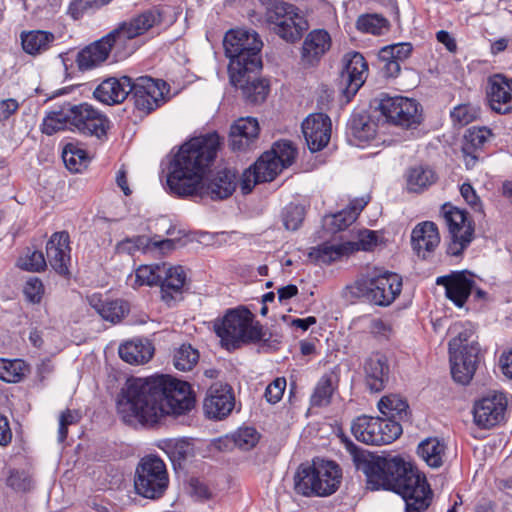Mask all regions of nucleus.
<instances>
[{
	"mask_svg": "<svg viewBox=\"0 0 512 512\" xmlns=\"http://www.w3.org/2000/svg\"><path fill=\"white\" fill-rule=\"evenodd\" d=\"M356 27L359 31L370 33L373 35H383L389 31V21L378 14L361 15L357 22Z\"/></svg>",
	"mask_w": 512,
	"mask_h": 512,
	"instance_id": "de8ad7c7",
	"label": "nucleus"
},
{
	"mask_svg": "<svg viewBox=\"0 0 512 512\" xmlns=\"http://www.w3.org/2000/svg\"><path fill=\"white\" fill-rule=\"evenodd\" d=\"M353 247L346 241L339 244L323 243L309 252V257L318 263L331 264L344 256H349Z\"/></svg>",
	"mask_w": 512,
	"mask_h": 512,
	"instance_id": "a19ab883",
	"label": "nucleus"
},
{
	"mask_svg": "<svg viewBox=\"0 0 512 512\" xmlns=\"http://www.w3.org/2000/svg\"><path fill=\"white\" fill-rule=\"evenodd\" d=\"M235 406V398L230 386L212 385L204 400L203 409L210 419L221 420L227 417Z\"/></svg>",
	"mask_w": 512,
	"mask_h": 512,
	"instance_id": "4be33fe9",
	"label": "nucleus"
},
{
	"mask_svg": "<svg viewBox=\"0 0 512 512\" xmlns=\"http://www.w3.org/2000/svg\"><path fill=\"white\" fill-rule=\"evenodd\" d=\"M365 383L371 392L382 391L389 378L387 358L379 353L371 355L364 363Z\"/></svg>",
	"mask_w": 512,
	"mask_h": 512,
	"instance_id": "473e14b6",
	"label": "nucleus"
},
{
	"mask_svg": "<svg viewBox=\"0 0 512 512\" xmlns=\"http://www.w3.org/2000/svg\"><path fill=\"white\" fill-rule=\"evenodd\" d=\"M346 244L353 247L351 254L359 250L373 251L378 245V235L376 231L363 230L358 233V241H346Z\"/></svg>",
	"mask_w": 512,
	"mask_h": 512,
	"instance_id": "052dcab7",
	"label": "nucleus"
},
{
	"mask_svg": "<svg viewBox=\"0 0 512 512\" xmlns=\"http://www.w3.org/2000/svg\"><path fill=\"white\" fill-rule=\"evenodd\" d=\"M440 213L448 229L445 254L458 262L475 238V223L466 210L451 203L443 204Z\"/></svg>",
	"mask_w": 512,
	"mask_h": 512,
	"instance_id": "6e6552de",
	"label": "nucleus"
},
{
	"mask_svg": "<svg viewBox=\"0 0 512 512\" xmlns=\"http://www.w3.org/2000/svg\"><path fill=\"white\" fill-rule=\"evenodd\" d=\"M265 7L266 21L273 25L272 30L286 42L294 43L301 39L308 28L299 9L283 0H260Z\"/></svg>",
	"mask_w": 512,
	"mask_h": 512,
	"instance_id": "1a4fd4ad",
	"label": "nucleus"
},
{
	"mask_svg": "<svg viewBox=\"0 0 512 512\" xmlns=\"http://www.w3.org/2000/svg\"><path fill=\"white\" fill-rule=\"evenodd\" d=\"M285 388L286 379L283 377L276 378L266 387L264 396L269 403L275 404L281 400Z\"/></svg>",
	"mask_w": 512,
	"mask_h": 512,
	"instance_id": "69168bd1",
	"label": "nucleus"
},
{
	"mask_svg": "<svg viewBox=\"0 0 512 512\" xmlns=\"http://www.w3.org/2000/svg\"><path fill=\"white\" fill-rule=\"evenodd\" d=\"M274 152H264L254 163L252 169L256 173V181L270 182L283 170L275 160Z\"/></svg>",
	"mask_w": 512,
	"mask_h": 512,
	"instance_id": "c03bdc74",
	"label": "nucleus"
},
{
	"mask_svg": "<svg viewBox=\"0 0 512 512\" xmlns=\"http://www.w3.org/2000/svg\"><path fill=\"white\" fill-rule=\"evenodd\" d=\"M169 477L166 465L155 455L143 457L137 465L134 487L138 495L156 500L161 498L168 488Z\"/></svg>",
	"mask_w": 512,
	"mask_h": 512,
	"instance_id": "9d476101",
	"label": "nucleus"
},
{
	"mask_svg": "<svg viewBox=\"0 0 512 512\" xmlns=\"http://www.w3.org/2000/svg\"><path fill=\"white\" fill-rule=\"evenodd\" d=\"M238 184L237 173L229 168H224L203 181V189L194 196H209L212 200H224L229 198Z\"/></svg>",
	"mask_w": 512,
	"mask_h": 512,
	"instance_id": "b1692460",
	"label": "nucleus"
},
{
	"mask_svg": "<svg viewBox=\"0 0 512 512\" xmlns=\"http://www.w3.org/2000/svg\"><path fill=\"white\" fill-rule=\"evenodd\" d=\"M506 407L507 399L503 393H490L475 403L474 421L481 428H492L504 419Z\"/></svg>",
	"mask_w": 512,
	"mask_h": 512,
	"instance_id": "aec40b11",
	"label": "nucleus"
},
{
	"mask_svg": "<svg viewBox=\"0 0 512 512\" xmlns=\"http://www.w3.org/2000/svg\"><path fill=\"white\" fill-rule=\"evenodd\" d=\"M343 69L339 77V86L349 102L365 82L368 65L359 52L348 53L343 58Z\"/></svg>",
	"mask_w": 512,
	"mask_h": 512,
	"instance_id": "a211bd4d",
	"label": "nucleus"
},
{
	"mask_svg": "<svg viewBox=\"0 0 512 512\" xmlns=\"http://www.w3.org/2000/svg\"><path fill=\"white\" fill-rule=\"evenodd\" d=\"M434 493L426 475L418 470V512H425L433 501Z\"/></svg>",
	"mask_w": 512,
	"mask_h": 512,
	"instance_id": "13d9d810",
	"label": "nucleus"
},
{
	"mask_svg": "<svg viewBox=\"0 0 512 512\" xmlns=\"http://www.w3.org/2000/svg\"><path fill=\"white\" fill-rule=\"evenodd\" d=\"M440 233L432 221L418 223V255L421 250L433 252L440 244Z\"/></svg>",
	"mask_w": 512,
	"mask_h": 512,
	"instance_id": "a18cd8bd",
	"label": "nucleus"
},
{
	"mask_svg": "<svg viewBox=\"0 0 512 512\" xmlns=\"http://www.w3.org/2000/svg\"><path fill=\"white\" fill-rule=\"evenodd\" d=\"M413 52L411 43L402 42L382 47L378 52L380 69L385 77L398 76L402 64Z\"/></svg>",
	"mask_w": 512,
	"mask_h": 512,
	"instance_id": "a878e982",
	"label": "nucleus"
},
{
	"mask_svg": "<svg viewBox=\"0 0 512 512\" xmlns=\"http://www.w3.org/2000/svg\"><path fill=\"white\" fill-rule=\"evenodd\" d=\"M199 352L190 344H183L174 354V366L180 371H190L198 363Z\"/></svg>",
	"mask_w": 512,
	"mask_h": 512,
	"instance_id": "603ef678",
	"label": "nucleus"
},
{
	"mask_svg": "<svg viewBox=\"0 0 512 512\" xmlns=\"http://www.w3.org/2000/svg\"><path fill=\"white\" fill-rule=\"evenodd\" d=\"M91 307L102 317V319L113 324L120 322L129 312V305L123 300H102L93 295L89 299Z\"/></svg>",
	"mask_w": 512,
	"mask_h": 512,
	"instance_id": "c9c22d12",
	"label": "nucleus"
},
{
	"mask_svg": "<svg viewBox=\"0 0 512 512\" xmlns=\"http://www.w3.org/2000/svg\"><path fill=\"white\" fill-rule=\"evenodd\" d=\"M257 72H246L239 81H230L235 87H239L246 100L251 103L258 104L265 101L269 84L266 80L257 78Z\"/></svg>",
	"mask_w": 512,
	"mask_h": 512,
	"instance_id": "72a5a7b5",
	"label": "nucleus"
},
{
	"mask_svg": "<svg viewBox=\"0 0 512 512\" xmlns=\"http://www.w3.org/2000/svg\"><path fill=\"white\" fill-rule=\"evenodd\" d=\"M81 415L78 411L67 409L63 411L59 418L58 441L64 442L68 435V426L80 421Z\"/></svg>",
	"mask_w": 512,
	"mask_h": 512,
	"instance_id": "e2e57ef3",
	"label": "nucleus"
},
{
	"mask_svg": "<svg viewBox=\"0 0 512 512\" xmlns=\"http://www.w3.org/2000/svg\"><path fill=\"white\" fill-rule=\"evenodd\" d=\"M486 97L490 108L502 115L512 113V78L493 74L487 79Z\"/></svg>",
	"mask_w": 512,
	"mask_h": 512,
	"instance_id": "412c9836",
	"label": "nucleus"
},
{
	"mask_svg": "<svg viewBox=\"0 0 512 512\" xmlns=\"http://www.w3.org/2000/svg\"><path fill=\"white\" fill-rule=\"evenodd\" d=\"M259 124L256 118H240L231 126L229 146L233 151H245L258 138Z\"/></svg>",
	"mask_w": 512,
	"mask_h": 512,
	"instance_id": "7c9ffc66",
	"label": "nucleus"
},
{
	"mask_svg": "<svg viewBox=\"0 0 512 512\" xmlns=\"http://www.w3.org/2000/svg\"><path fill=\"white\" fill-rule=\"evenodd\" d=\"M378 409L384 419L396 420L405 427H412V412L405 398L398 394H388L383 396L378 402Z\"/></svg>",
	"mask_w": 512,
	"mask_h": 512,
	"instance_id": "2f4dec72",
	"label": "nucleus"
},
{
	"mask_svg": "<svg viewBox=\"0 0 512 512\" xmlns=\"http://www.w3.org/2000/svg\"><path fill=\"white\" fill-rule=\"evenodd\" d=\"M354 437L367 445H386L394 442L403 433L402 424L396 420L361 415L351 424Z\"/></svg>",
	"mask_w": 512,
	"mask_h": 512,
	"instance_id": "f8f14e48",
	"label": "nucleus"
},
{
	"mask_svg": "<svg viewBox=\"0 0 512 512\" xmlns=\"http://www.w3.org/2000/svg\"><path fill=\"white\" fill-rule=\"evenodd\" d=\"M219 147L220 137L217 133L194 137L181 145L169 165L167 187L170 194L187 198L201 192L204 177Z\"/></svg>",
	"mask_w": 512,
	"mask_h": 512,
	"instance_id": "7ed1b4c3",
	"label": "nucleus"
},
{
	"mask_svg": "<svg viewBox=\"0 0 512 512\" xmlns=\"http://www.w3.org/2000/svg\"><path fill=\"white\" fill-rule=\"evenodd\" d=\"M342 479V471L334 461H313L312 465H300L294 476L296 493L310 496H329L336 492Z\"/></svg>",
	"mask_w": 512,
	"mask_h": 512,
	"instance_id": "0eeeda50",
	"label": "nucleus"
},
{
	"mask_svg": "<svg viewBox=\"0 0 512 512\" xmlns=\"http://www.w3.org/2000/svg\"><path fill=\"white\" fill-rule=\"evenodd\" d=\"M165 452L173 462L174 467H181L188 458L193 457L194 448L186 440H169L165 443Z\"/></svg>",
	"mask_w": 512,
	"mask_h": 512,
	"instance_id": "49530a36",
	"label": "nucleus"
},
{
	"mask_svg": "<svg viewBox=\"0 0 512 512\" xmlns=\"http://www.w3.org/2000/svg\"><path fill=\"white\" fill-rule=\"evenodd\" d=\"M165 264L141 265L135 272V282L139 285H159L161 275L165 274Z\"/></svg>",
	"mask_w": 512,
	"mask_h": 512,
	"instance_id": "09e8293b",
	"label": "nucleus"
},
{
	"mask_svg": "<svg viewBox=\"0 0 512 512\" xmlns=\"http://www.w3.org/2000/svg\"><path fill=\"white\" fill-rule=\"evenodd\" d=\"M376 128L377 124L366 111L354 112L347 124L349 136L358 143L374 139Z\"/></svg>",
	"mask_w": 512,
	"mask_h": 512,
	"instance_id": "f704fd0d",
	"label": "nucleus"
},
{
	"mask_svg": "<svg viewBox=\"0 0 512 512\" xmlns=\"http://www.w3.org/2000/svg\"><path fill=\"white\" fill-rule=\"evenodd\" d=\"M7 485L16 491H27L30 489L31 480L23 472L11 471Z\"/></svg>",
	"mask_w": 512,
	"mask_h": 512,
	"instance_id": "338daca9",
	"label": "nucleus"
},
{
	"mask_svg": "<svg viewBox=\"0 0 512 512\" xmlns=\"http://www.w3.org/2000/svg\"><path fill=\"white\" fill-rule=\"evenodd\" d=\"M195 404L187 382L168 375L127 379L117 401L123 421L152 426L169 414L181 415Z\"/></svg>",
	"mask_w": 512,
	"mask_h": 512,
	"instance_id": "f257e3e1",
	"label": "nucleus"
},
{
	"mask_svg": "<svg viewBox=\"0 0 512 512\" xmlns=\"http://www.w3.org/2000/svg\"><path fill=\"white\" fill-rule=\"evenodd\" d=\"M111 0H71L68 13L75 20L81 18L89 10L99 9Z\"/></svg>",
	"mask_w": 512,
	"mask_h": 512,
	"instance_id": "4d7b16f0",
	"label": "nucleus"
},
{
	"mask_svg": "<svg viewBox=\"0 0 512 512\" xmlns=\"http://www.w3.org/2000/svg\"><path fill=\"white\" fill-rule=\"evenodd\" d=\"M436 284L445 288L446 297L459 308H462L475 288V274L469 270L452 271L439 276Z\"/></svg>",
	"mask_w": 512,
	"mask_h": 512,
	"instance_id": "6ab92c4d",
	"label": "nucleus"
},
{
	"mask_svg": "<svg viewBox=\"0 0 512 512\" xmlns=\"http://www.w3.org/2000/svg\"><path fill=\"white\" fill-rule=\"evenodd\" d=\"M450 117L455 125L466 126L478 117V110L470 104H461L453 108Z\"/></svg>",
	"mask_w": 512,
	"mask_h": 512,
	"instance_id": "bf43d9fd",
	"label": "nucleus"
},
{
	"mask_svg": "<svg viewBox=\"0 0 512 512\" xmlns=\"http://www.w3.org/2000/svg\"><path fill=\"white\" fill-rule=\"evenodd\" d=\"M162 22V13L157 8L145 10L139 15L121 22L115 29L110 31L114 34L116 46L121 56H130L134 52L132 40L145 34L155 25Z\"/></svg>",
	"mask_w": 512,
	"mask_h": 512,
	"instance_id": "4468645a",
	"label": "nucleus"
},
{
	"mask_svg": "<svg viewBox=\"0 0 512 512\" xmlns=\"http://www.w3.org/2000/svg\"><path fill=\"white\" fill-rule=\"evenodd\" d=\"M401 288L402 278L396 273L385 271L357 280L352 293L375 305L388 306L400 294Z\"/></svg>",
	"mask_w": 512,
	"mask_h": 512,
	"instance_id": "9b49d317",
	"label": "nucleus"
},
{
	"mask_svg": "<svg viewBox=\"0 0 512 512\" xmlns=\"http://www.w3.org/2000/svg\"><path fill=\"white\" fill-rule=\"evenodd\" d=\"M186 273L182 266L172 267L165 264V274L159 282L161 299L169 306L182 299L186 283Z\"/></svg>",
	"mask_w": 512,
	"mask_h": 512,
	"instance_id": "c85d7f7f",
	"label": "nucleus"
},
{
	"mask_svg": "<svg viewBox=\"0 0 512 512\" xmlns=\"http://www.w3.org/2000/svg\"><path fill=\"white\" fill-rule=\"evenodd\" d=\"M492 135V130L486 126H472L466 130L463 136L461 151L467 169L474 168L479 160L480 152Z\"/></svg>",
	"mask_w": 512,
	"mask_h": 512,
	"instance_id": "cd10ccee",
	"label": "nucleus"
},
{
	"mask_svg": "<svg viewBox=\"0 0 512 512\" xmlns=\"http://www.w3.org/2000/svg\"><path fill=\"white\" fill-rule=\"evenodd\" d=\"M23 292L29 302L39 303L44 293L42 281L37 277H30L25 283Z\"/></svg>",
	"mask_w": 512,
	"mask_h": 512,
	"instance_id": "0e129e2a",
	"label": "nucleus"
},
{
	"mask_svg": "<svg viewBox=\"0 0 512 512\" xmlns=\"http://www.w3.org/2000/svg\"><path fill=\"white\" fill-rule=\"evenodd\" d=\"M378 122L408 128L416 122V102L402 96L391 97L381 93L371 103Z\"/></svg>",
	"mask_w": 512,
	"mask_h": 512,
	"instance_id": "ddd939ff",
	"label": "nucleus"
},
{
	"mask_svg": "<svg viewBox=\"0 0 512 512\" xmlns=\"http://www.w3.org/2000/svg\"><path fill=\"white\" fill-rule=\"evenodd\" d=\"M305 209L302 205L290 203L282 212L283 224L287 230L295 231L302 224Z\"/></svg>",
	"mask_w": 512,
	"mask_h": 512,
	"instance_id": "6e6d98bb",
	"label": "nucleus"
},
{
	"mask_svg": "<svg viewBox=\"0 0 512 512\" xmlns=\"http://www.w3.org/2000/svg\"><path fill=\"white\" fill-rule=\"evenodd\" d=\"M69 234L66 231L55 232L46 244L48 263L60 275H68L70 262Z\"/></svg>",
	"mask_w": 512,
	"mask_h": 512,
	"instance_id": "bb28decb",
	"label": "nucleus"
},
{
	"mask_svg": "<svg viewBox=\"0 0 512 512\" xmlns=\"http://www.w3.org/2000/svg\"><path fill=\"white\" fill-rule=\"evenodd\" d=\"M225 55L229 58L230 81L238 79L246 72H259L262 68L261 49L263 42L254 30L232 29L223 39Z\"/></svg>",
	"mask_w": 512,
	"mask_h": 512,
	"instance_id": "20e7f679",
	"label": "nucleus"
},
{
	"mask_svg": "<svg viewBox=\"0 0 512 512\" xmlns=\"http://www.w3.org/2000/svg\"><path fill=\"white\" fill-rule=\"evenodd\" d=\"M130 101L135 108L149 114L165 103V94L169 92L167 83L149 76H141L130 80Z\"/></svg>",
	"mask_w": 512,
	"mask_h": 512,
	"instance_id": "2eb2a0df",
	"label": "nucleus"
},
{
	"mask_svg": "<svg viewBox=\"0 0 512 512\" xmlns=\"http://www.w3.org/2000/svg\"><path fill=\"white\" fill-rule=\"evenodd\" d=\"M366 205L367 201H361L359 207H349L335 214L326 215L323 218V227L332 234L345 230L356 221L359 213Z\"/></svg>",
	"mask_w": 512,
	"mask_h": 512,
	"instance_id": "4c0bfd02",
	"label": "nucleus"
},
{
	"mask_svg": "<svg viewBox=\"0 0 512 512\" xmlns=\"http://www.w3.org/2000/svg\"><path fill=\"white\" fill-rule=\"evenodd\" d=\"M258 441L259 433L252 427L240 428L234 435L235 444L243 450H250Z\"/></svg>",
	"mask_w": 512,
	"mask_h": 512,
	"instance_id": "680f3d73",
	"label": "nucleus"
},
{
	"mask_svg": "<svg viewBox=\"0 0 512 512\" xmlns=\"http://www.w3.org/2000/svg\"><path fill=\"white\" fill-rule=\"evenodd\" d=\"M332 39L325 29H314L310 31L302 44L301 62L304 66L317 65L322 57L330 50Z\"/></svg>",
	"mask_w": 512,
	"mask_h": 512,
	"instance_id": "393cba45",
	"label": "nucleus"
},
{
	"mask_svg": "<svg viewBox=\"0 0 512 512\" xmlns=\"http://www.w3.org/2000/svg\"><path fill=\"white\" fill-rule=\"evenodd\" d=\"M337 389V381L333 374H324L317 382L310 397L314 407H323L331 403L332 396Z\"/></svg>",
	"mask_w": 512,
	"mask_h": 512,
	"instance_id": "37998d69",
	"label": "nucleus"
},
{
	"mask_svg": "<svg viewBox=\"0 0 512 512\" xmlns=\"http://www.w3.org/2000/svg\"><path fill=\"white\" fill-rule=\"evenodd\" d=\"M54 41L55 35L48 31L32 30L21 34L23 50L30 55L47 51Z\"/></svg>",
	"mask_w": 512,
	"mask_h": 512,
	"instance_id": "ea45409f",
	"label": "nucleus"
},
{
	"mask_svg": "<svg viewBox=\"0 0 512 512\" xmlns=\"http://www.w3.org/2000/svg\"><path fill=\"white\" fill-rule=\"evenodd\" d=\"M68 108H70V103L67 102L59 106L58 109L49 112L43 119L42 132L46 135H53L60 130L70 128L71 114Z\"/></svg>",
	"mask_w": 512,
	"mask_h": 512,
	"instance_id": "79ce46f5",
	"label": "nucleus"
},
{
	"mask_svg": "<svg viewBox=\"0 0 512 512\" xmlns=\"http://www.w3.org/2000/svg\"><path fill=\"white\" fill-rule=\"evenodd\" d=\"M130 80L129 76L109 77L95 88L93 96L106 105L120 104L129 97Z\"/></svg>",
	"mask_w": 512,
	"mask_h": 512,
	"instance_id": "c756f323",
	"label": "nucleus"
},
{
	"mask_svg": "<svg viewBox=\"0 0 512 512\" xmlns=\"http://www.w3.org/2000/svg\"><path fill=\"white\" fill-rule=\"evenodd\" d=\"M269 152L275 153V160L282 167V169L290 166L296 156V148L293 146L291 141L280 140L274 143L272 149Z\"/></svg>",
	"mask_w": 512,
	"mask_h": 512,
	"instance_id": "5fc2aeb1",
	"label": "nucleus"
},
{
	"mask_svg": "<svg viewBox=\"0 0 512 512\" xmlns=\"http://www.w3.org/2000/svg\"><path fill=\"white\" fill-rule=\"evenodd\" d=\"M17 264L22 270L41 272L45 270L47 261L43 252L27 247Z\"/></svg>",
	"mask_w": 512,
	"mask_h": 512,
	"instance_id": "3c124183",
	"label": "nucleus"
},
{
	"mask_svg": "<svg viewBox=\"0 0 512 512\" xmlns=\"http://www.w3.org/2000/svg\"><path fill=\"white\" fill-rule=\"evenodd\" d=\"M70 129L79 133L102 138L109 129L110 121L105 114L88 103L73 105L70 103Z\"/></svg>",
	"mask_w": 512,
	"mask_h": 512,
	"instance_id": "dca6fc26",
	"label": "nucleus"
},
{
	"mask_svg": "<svg viewBox=\"0 0 512 512\" xmlns=\"http://www.w3.org/2000/svg\"><path fill=\"white\" fill-rule=\"evenodd\" d=\"M302 131L310 151H320L330 140L331 120L323 113L311 114L302 123Z\"/></svg>",
	"mask_w": 512,
	"mask_h": 512,
	"instance_id": "5701e85b",
	"label": "nucleus"
},
{
	"mask_svg": "<svg viewBox=\"0 0 512 512\" xmlns=\"http://www.w3.org/2000/svg\"><path fill=\"white\" fill-rule=\"evenodd\" d=\"M63 162L65 166L72 172L81 171L82 167H85L88 161L86 151L77 148L73 144H68L62 153Z\"/></svg>",
	"mask_w": 512,
	"mask_h": 512,
	"instance_id": "864d4df0",
	"label": "nucleus"
},
{
	"mask_svg": "<svg viewBox=\"0 0 512 512\" xmlns=\"http://www.w3.org/2000/svg\"><path fill=\"white\" fill-rule=\"evenodd\" d=\"M460 193L464 200L472 209H474L475 211L481 210V200L470 183H463L460 187Z\"/></svg>",
	"mask_w": 512,
	"mask_h": 512,
	"instance_id": "774afa93",
	"label": "nucleus"
},
{
	"mask_svg": "<svg viewBox=\"0 0 512 512\" xmlns=\"http://www.w3.org/2000/svg\"><path fill=\"white\" fill-rule=\"evenodd\" d=\"M26 364L21 359L7 360L0 359V379L16 383L22 380L25 376Z\"/></svg>",
	"mask_w": 512,
	"mask_h": 512,
	"instance_id": "8fccbe9b",
	"label": "nucleus"
},
{
	"mask_svg": "<svg viewBox=\"0 0 512 512\" xmlns=\"http://www.w3.org/2000/svg\"><path fill=\"white\" fill-rule=\"evenodd\" d=\"M446 445L437 437H428L418 443V456L431 468L443 465Z\"/></svg>",
	"mask_w": 512,
	"mask_h": 512,
	"instance_id": "58836bf2",
	"label": "nucleus"
},
{
	"mask_svg": "<svg viewBox=\"0 0 512 512\" xmlns=\"http://www.w3.org/2000/svg\"><path fill=\"white\" fill-rule=\"evenodd\" d=\"M254 314L246 307L229 309L221 319L214 322V331L227 349H238L243 344L266 342L270 335L255 321Z\"/></svg>",
	"mask_w": 512,
	"mask_h": 512,
	"instance_id": "39448f33",
	"label": "nucleus"
},
{
	"mask_svg": "<svg viewBox=\"0 0 512 512\" xmlns=\"http://www.w3.org/2000/svg\"><path fill=\"white\" fill-rule=\"evenodd\" d=\"M453 335L448 343L451 375L455 382L467 385L472 380L480 361V346L471 340L474 330L462 323H455L449 328Z\"/></svg>",
	"mask_w": 512,
	"mask_h": 512,
	"instance_id": "423d86ee",
	"label": "nucleus"
},
{
	"mask_svg": "<svg viewBox=\"0 0 512 512\" xmlns=\"http://www.w3.org/2000/svg\"><path fill=\"white\" fill-rule=\"evenodd\" d=\"M110 55L116 62L127 58L120 55L114 34L111 32L80 50L76 64L80 71L91 70L105 62Z\"/></svg>",
	"mask_w": 512,
	"mask_h": 512,
	"instance_id": "f3484780",
	"label": "nucleus"
},
{
	"mask_svg": "<svg viewBox=\"0 0 512 512\" xmlns=\"http://www.w3.org/2000/svg\"><path fill=\"white\" fill-rule=\"evenodd\" d=\"M150 342L141 339L126 342L119 347L120 358L129 364H144L153 356Z\"/></svg>",
	"mask_w": 512,
	"mask_h": 512,
	"instance_id": "e433bc0d",
	"label": "nucleus"
},
{
	"mask_svg": "<svg viewBox=\"0 0 512 512\" xmlns=\"http://www.w3.org/2000/svg\"><path fill=\"white\" fill-rule=\"evenodd\" d=\"M342 442L355 468L365 475L368 489L393 491L405 501L406 512H416V471L410 461L400 455L370 453L347 437Z\"/></svg>",
	"mask_w": 512,
	"mask_h": 512,
	"instance_id": "f03ea898",
	"label": "nucleus"
}]
</instances>
